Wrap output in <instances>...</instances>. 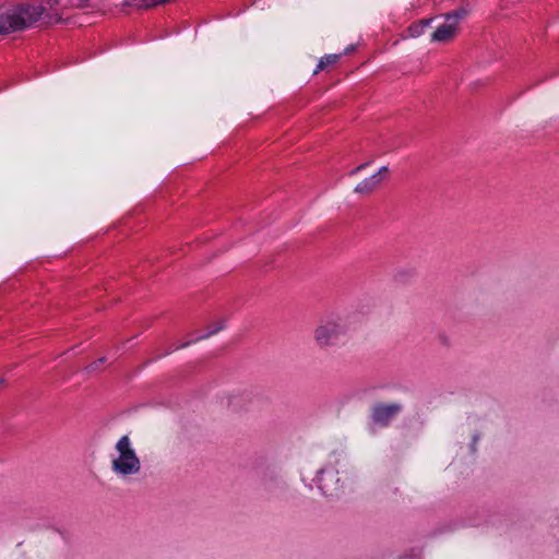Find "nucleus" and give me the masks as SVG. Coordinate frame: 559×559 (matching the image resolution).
<instances>
[{"label": "nucleus", "instance_id": "nucleus-16", "mask_svg": "<svg viewBox=\"0 0 559 559\" xmlns=\"http://www.w3.org/2000/svg\"><path fill=\"white\" fill-rule=\"evenodd\" d=\"M224 328V324L223 323H216L206 334H203L201 336H199L197 340H203V338H206L215 333H217L218 331H221L222 329Z\"/></svg>", "mask_w": 559, "mask_h": 559}, {"label": "nucleus", "instance_id": "nucleus-7", "mask_svg": "<svg viewBox=\"0 0 559 559\" xmlns=\"http://www.w3.org/2000/svg\"><path fill=\"white\" fill-rule=\"evenodd\" d=\"M262 487L269 499L273 500H281L287 490L286 481L274 471L264 474Z\"/></svg>", "mask_w": 559, "mask_h": 559}, {"label": "nucleus", "instance_id": "nucleus-13", "mask_svg": "<svg viewBox=\"0 0 559 559\" xmlns=\"http://www.w3.org/2000/svg\"><path fill=\"white\" fill-rule=\"evenodd\" d=\"M431 20H423L418 24H414L409 27L412 36H419L426 27L430 25Z\"/></svg>", "mask_w": 559, "mask_h": 559}, {"label": "nucleus", "instance_id": "nucleus-21", "mask_svg": "<svg viewBox=\"0 0 559 559\" xmlns=\"http://www.w3.org/2000/svg\"><path fill=\"white\" fill-rule=\"evenodd\" d=\"M188 344H189V343H185V344H182V345L178 346L177 348L186 347Z\"/></svg>", "mask_w": 559, "mask_h": 559}, {"label": "nucleus", "instance_id": "nucleus-18", "mask_svg": "<svg viewBox=\"0 0 559 559\" xmlns=\"http://www.w3.org/2000/svg\"><path fill=\"white\" fill-rule=\"evenodd\" d=\"M105 360H106V358L102 357L98 360H96V361L92 362L91 365H88L86 369L88 371H91V372L92 371H96L99 368V366L105 362Z\"/></svg>", "mask_w": 559, "mask_h": 559}, {"label": "nucleus", "instance_id": "nucleus-6", "mask_svg": "<svg viewBox=\"0 0 559 559\" xmlns=\"http://www.w3.org/2000/svg\"><path fill=\"white\" fill-rule=\"evenodd\" d=\"M465 10H457L445 15V23L440 25L431 35L433 41H448L455 33L459 20L465 16Z\"/></svg>", "mask_w": 559, "mask_h": 559}, {"label": "nucleus", "instance_id": "nucleus-22", "mask_svg": "<svg viewBox=\"0 0 559 559\" xmlns=\"http://www.w3.org/2000/svg\"><path fill=\"white\" fill-rule=\"evenodd\" d=\"M353 49H354V47L352 46V47H349V48H347V49H346V52H347V51H350V50H353Z\"/></svg>", "mask_w": 559, "mask_h": 559}, {"label": "nucleus", "instance_id": "nucleus-5", "mask_svg": "<svg viewBox=\"0 0 559 559\" xmlns=\"http://www.w3.org/2000/svg\"><path fill=\"white\" fill-rule=\"evenodd\" d=\"M403 404L393 403H374L370 409V420L373 425L385 428L402 413Z\"/></svg>", "mask_w": 559, "mask_h": 559}, {"label": "nucleus", "instance_id": "nucleus-17", "mask_svg": "<svg viewBox=\"0 0 559 559\" xmlns=\"http://www.w3.org/2000/svg\"><path fill=\"white\" fill-rule=\"evenodd\" d=\"M480 440V433L479 432H475L472 437V442L469 444V450H471V453H475L477 451V443L478 441Z\"/></svg>", "mask_w": 559, "mask_h": 559}, {"label": "nucleus", "instance_id": "nucleus-4", "mask_svg": "<svg viewBox=\"0 0 559 559\" xmlns=\"http://www.w3.org/2000/svg\"><path fill=\"white\" fill-rule=\"evenodd\" d=\"M314 481L325 497L337 498L343 492V483L338 477V471L332 465L319 469Z\"/></svg>", "mask_w": 559, "mask_h": 559}, {"label": "nucleus", "instance_id": "nucleus-1", "mask_svg": "<svg viewBox=\"0 0 559 559\" xmlns=\"http://www.w3.org/2000/svg\"><path fill=\"white\" fill-rule=\"evenodd\" d=\"M39 8L31 5H21V8L10 9L0 13V34L22 31L29 27L40 16Z\"/></svg>", "mask_w": 559, "mask_h": 559}, {"label": "nucleus", "instance_id": "nucleus-12", "mask_svg": "<svg viewBox=\"0 0 559 559\" xmlns=\"http://www.w3.org/2000/svg\"><path fill=\"white\" fill-rule=\"evenodd\" d=\"M338 59H340V55H326V56L322 57L317 66L314 73L319 72L320 70H323L329 64H333V63L337 62Z\"/></svg>", "mask_w": 559, "mask_h": 559}, {"label": "nucleus", "instance_id": "nucleus-19", "mask_svg": "<svg viewBox=\"0 0 559 559\" xmlns=\"http://www.w3.org/2000/svg\"><path fill=\"white\" fill-rule=\"evenodd\" d=\"M369 165H370V162H367V163H364V164H361V165L357 166L355 169H353V170L350 171V175H356V174H358L359 171H361L362 169H365V168H366L367 166H369Z\"/></svg>", "mask_w": 559, "mask_h": 559}, {"label": "nucleus", "instance_id": "nucleus-20", "mask_svg": "<svg viewBox=\"0 0 559 559\" xmlns=\"http://www.w3.org/2000/svg\"><path fill=\"white\" fill-rule=\"evenodd\" d=\"M389 171V168L386 166H382L378 173H376L374 175H378V177H380L382 174H385Z\"/></svg>", "mask_w": 559, "mask_h": 559}, {"label": "nucleus", "instance_id": "nucleus-10", "mask_svg": "<svg viewBox=\"0 0 559 559\" xmlns=\"http://www.w3.org/2000/svg\"><path fill=\"white\" fill-rule=\"evenodd\" d=\"M380 182L381 178L378 177V175H372L369 178H366L365 180L359 182L355 188V192L369 194L380 185Z\"/></svg>", "mask_w": 559, "mask_h": 559}, {"label": "nucleus", "instance_id": "nucleus-23", "mask_svg": "<svg viewBox=\"0 0 559 559\" xmlns=\"http://www.w3.org/2000/svg\"><path fill=\"white\" fill-rule=\"evenodd\" d=\"M3 380H0V385L2 384Z\"/></svg>", "mask_w": 559, "mask_h": 559}, {"label": "nucleus", "instance_id": "nucleus-14", "mask_svg": "<svg viewBox=\"0 0 559 559\" xmlns=\"http://www.w3.org/2000/svg\"><path fill=\"white\" fill-rule=\"evenodd\" d=\"M421 552L420 548H412L401 559H421Z\"/></svg>", "mask_w": 559, "mask_h": 559}, {"label": "nucleus", "instance_id": "nucleus-9", "mask_svg": "<svg viewBox=\"0 0 559 559\" xmlns=\"http://www.w3.org/2000/svg\"><path fill=\"white\" fill-rule=\"evenodd\" d=\"M488 509L485 507L475 508L468 511L467 518L464 524L467 526H478L483 523H487Z\"/></svg>", "mask_w": 559, "mask_h": 559}, {"label": "nucleus", "instance_id": "nucleus-2", "mask_svg": "<svg viewBox=\"0 0 559 559\" xmlns=\"http://www.w3.org/2000/svg\"><path fill=\"white\" fill-rule=\"evenodd\" d=\"M115 448L119 455L112 460V472L122 477L138 474L141 469V462L131 447L130 438L122 436Z\"/></svg>", "mask_w": 559, "mask_h": 559}, {"label": "nucleus", "instance_id": "nucleus-3", "mask_svg": "<svg viewBox=\"0 0 559 559\" xmlns=\"http://www.w3.org/2000/svg\"><path fill=\"white\" fill-rule=\"evenodd\" d=\"M346 325L337 314H329L320 319L313 337L320 347L334 346L346 333Z\"/></svg>", "mask_w": 559, "mask_h": 559}, {"label": "nucleus", "instance_id": "nucleus-15", "mask_svg": "<svg viewBox=\"0 0 559 559\" xmlns=\"http://www.w3.org/2000/svg\"><path fill=\"white\" fill-rule=\"evenodd\" d=\"M169 0H141L140 8L148 9L157 4L166 3Z\"/></svg>", "mask_w": 559, "mask_h": 559}, {"label": "nucleus", "instance_id": "nucleus-11", "mask_svg": "<svg viewBox=\"0 0 559 559\" xmlns=\"http://www.w3.org/2000/svg\"><path fill=\"white\" fill-rule=\"evenodd\" d=\"M415 275L414 269H399L395 272L394 278L399 283H405Z\"/></svg>", "mask_w": 559, "mask_h": 559}, {"label": "nucleus", "instance_id": "nucleus-8", "mask_svg": "<svg viewBox=\"0 0 559 559\" xmlns=\"http://www.w3.org/2000/svg\"><path fill=\"white\" fill-rule=\"evenodd\" d=\"M261 399L262 396L254 390H243L228 397V406L236 412L248 411Z\"/></svg>", "mask_w": 559, "mask_h": 559}]
</instances>
